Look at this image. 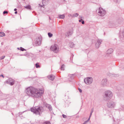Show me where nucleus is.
Here are the masks:
<instances>
[{
    "instance_id": "6",
    "label": "nucleus",
    "mask_w": 124,
    "mask_h": 124,
    "mask_svg": "<svg viewBox=\"0 0 124 124\" xmlns=\"http://www.w3.org/2000/svg\"><path fill=\"white\" fill-rule=\"evenodd\" d=\"M106 94L107 96H109L111 95H112V94L111 92L109 91H107L106 92Z\"/></svg>"
},
{
    "instance_id": "18",
    "label": "nucleus",
    "mask_w": 124,
    "mask_h": 124,
    "mask_svg": "<svg viewBox=\"0 0 124 124\" xmlns=\"http://www.w3.org/2000/svg\"><path fill=\"white\" fill-rule=\"evenodd\" d=\"M62 116H63V117L64 118H65L66 117V116L64 115H63Z\"/></svg>"
},
{
    "instance_id": "26",
    "label": "nucleus",
    "mask_w": 124,
    "mask_h": 124,
    "mask_svg": "<svg viewBox=\"0 0 124 124\" xmlns=\"http://www.w3.org/2000/svg\"><path fill=\"white\" fill-rule=\"evenodd\" d=\"M16 10H17V9H16V8H15V9H14V11H16Z\"/></svg>"
},
{
    "instance_id": "1",
    "label": "nucleus",
    "mask_w": 124,
    "mask_h": 124,
    "mask_svg": "<svg viewBox=\"0 0 124 124\" xmlns=\"http://www.w3.org/2000/svg\"><path fill=\"white\" fill-rule=\"evenodd\" d=\"M26 91L27 94L30 95V93L32 96L35 97H39L44 92L43 89H37L32 87L28 88L26 89Z\"/></svg>"
},
{
    "instance_id": "13",
    "label": "nucleus",
    "mask_w": 124,
    "mask_h": 124,
    "mask_svg": "<svg viewBox=\"0 0 124 124\" xmlns=\"http://www.w3.org/2000/svg\"><path fill=\"white\" fill-rule=\"evenodd\" d=\"M36 67L37 68L39 67V64L38 63H36Z\"/></svg>"
},
{
    "instance_id": "24",
    "label": "nucleus",
    "mask_w": 124,
    "mask_h": 124,
    "mask_svg": "<svg viewBox=\"0 0 124 124\" xmlns=\"http://www.w3.org/2000/svg\"><path fill=\"white\" fill-rule=\"evenodd\" d=\"M78 16V14H75V16Z\"/></svg>"
},
{
    "instance_id": "14",
    "label": "nucleus",
    "mask_w": 124,
    "mask_h": 124,
    "mask_svg": "<svg viewBox=\"0 0 124 124\" xmlns=\"http://www.w3.org/2000/svg\"><path fill=\"white\" fill-rule=\"evenodd\" d=\"M14 84V82H11L10 83V84L11 85H13V84Z\"/></svg>"
},
{
    "instance_id": "19",
    "label": "nucleus",
    "mask_w": 124,
    "mask_h": 124,
    "mask_svg": "<svg viewBox=\"0 0 124 124\" xmlns=\"http://www.w3.org/2000/svg\"><path fill=\"white\" fill-rule=\"evenodd\" d=\"M26 8H29V9H31V7L30 6H26Z\"/></svg>"
},
{
    "instance_id": "28",
    "label": "nucleus",
    "mask_w": 124,
    "mask_h": 124,
    "mask_svg": "<svg viewBox=\"0 0 124 124\" xmlns=\"http://www.w3.org/2000/svg\"><path fill=\"white\" fill-rule=\"evenodd\" d=\"M1 76H2V77H3V75H1Z\"/></svg>"
},
{
    "instance_id": "20",
    "label": "nucleus",
    "mask_w": 124,
    "mask_h": 124,
    "mask_svg": "<svg viewBox=\"0 0 124 124\" xmlns=\"http://www.w3.org/2000/svg\"><path fill=\"white\" fill-rule=\"evenodd\" d=\"M5 57V56H3L2 58H0L1 59H3Z\"/></svg>"
},
{
    "instance_id": "11",
    "label": "nucleus",
    "mask_w": 124,
    "mask_h": 124,
    "mask_svg": "<svg viewBox=\"0 0 124 124\" xmlns=\"http://www.w3.org/2000/svg\"><path fill=\"white\" fill-rule=\"evenodd\" d=\"M48 35L49 37H51L52 36L53 34L50 33H48Z\"/></svg>"
},
{
    "instance_id": "16",
    "label": "nucleus",
    "mask_w": 124,
    "mask_h": 124,
    "mask_svg": "<svg viewBox=\"0 0 124 124\" xmlns=\"http://www.w3.org/2000/svg\"><path fill=\"white\" fill-rule=\"evenodd\" d=\"M8 13V12L7 11H4L3 12V13L4 14H5L6 13Z\"/></svg>"
},
{
    "instance_id": "7",
    "label": "nucleus",
    "mask_w": 124,
    "mask_h": 124,
    "mask_svg": "<svg viewBox=\"0 0 124 124\" xmlns=\"http://www.w3.org/2000/svg\"><path fill=\"white\" fill-rule=\"evenodd\" d=\"M49 78L51 80H53L54 78V77L52 75H50L49 76Z\"/></svg>"
},
{
    "instance_id": "8",
    "label": "nucleus",
    "mask_w": 124,
    "mask_h": 124,
    "mask_svg": "<svg viewBox=\"0 0 124 124\" xmlns=\"http://www.w3.org/2000/svg\"><path fill=\"white\" fill-rule=\"evenodd\" d=\"M5 35L4 33L3 32H0V37H3Z\"/></svg>"
},
{
    "instance_id": "27",
    "label": "nucleus",
    "mask_w": 124,
    "mask_h": 124,
    "mask_svg": "<svg viewBox=\"0 0 124 124\" xmlns=\"http://www.w3.org/2000/svg\"><path fill=\"white\" fill-rule=\"evenodd\" d=\"M50 107V109H51V107Z\"/></svg>"
},
{
    "instance_id": "15",
    "label": "nucleus",
    "mask_w": 124,
    "mask_h": 124,
    "mask_svg": "<svg viewBox=\"0 0 124 124\" xmlns=\"http://www.w3.org/2000/svg\"><path fill=\"white\" fill-rule=\"evenodd\" d=\"M61 69L62 70H64V68H63V66H62L61 67Z\"/></svg>"
},
{
    "instance_id": "5",
    "label": "nucleus",
    "mask_w": 124,
    "mask_h": 124,
    "mask_svg": "<svg viewBox=\"0 0 124 124\" xmlns=\"http://www.w3.org/2000/svg\"><path fill=\"white\" fill-rule=\"evenodd\" d=\"M57 45H56L52 46L51 47V49L53 51L56 50L57 49Z\"/></svg>"
},
{
    "instance_id": "9",
    "label": "nucleus",
    "mask_w": 124,
    "mask_h": 124,
    "mask_svg": "<svg viewBox=\"0 0 124 124\" xmlns=\"http://www.w3.org/2000/svg\"><path fill=\"white\" fill-rule=\"evenodd\" d=\"M108 52L109 54L113 52V50L112 49H109L108 50Z\"/></svg>"
},
{
    "instance_id": "10",
    "label": "nucleus",
    "mask_w": 124,
    "mask_h": 124,
    "mask_svg": "<svg viewBox=\"0 0 124 124\" xmlns=\"http://www.w3.org/2000/svg\"><path fill=\"white\" fill-rule=\"evenodd\" d=\"M65 17V16L64 15H60L59 16V18H63Z\"/></svg>"
},
{
    "instance_id": "4",
    "label": "nucleus",
    "mask_w": 124,
    "mask_h": 124,
    "mask_svg": "<svg viewBox=\"0 0 124 124\" xmlns=\"http://www.w3.org/2000/svg\"><path fill=\"white\" fill-rule=\"evenodd\" d=\"M99 10H100L99 11V12L100 14V15L101 16H103L106 13V12L102 8H100Z\"/></svg>"
},
{
    "instance_id": "12",
    "label": "nucleus",
    "mask_w": 124,
    "mask_h": 124,
    "mask_svg": "<svg viewBox=\"0 0 124 124\" xmlns=\"http://www.w3.org/2000/svg\"><path fill=\"white\" fill-rule=\"evenodd\" d=\"M43 124H50V123L49 122H45L43 123Z\"/></svg>"
},
{
    "instance_id": "3",
    "label": "nucleus",
    "mask_w": 124,
    "mask_h": 124,
    "mask_svg": "<svg viewBox=\"0 0 124 124\" xmlns=\"http://www.w3.org/2000/svg\"><path fill=\"white\" fill-rule=\"evenodd\" d=\"M93 80L92 78H86L84 79L85 83L87 84H89L91 83L92 82Z\"/></svg>"
},
{
    "instance_id": "21",
    "label": "nucleus",
    "mask_w": 124,
    "mask_h": 124,
    "mask_svg": "<svg viewBox=\"0 0 124 124\" xmlns=\"http://www.w3.org/2000/svg\"><path fill=\"white\" fill-rule=\"evenodd\" d=\"M79 90L80 91V92L81 93L82 92V91L80 89H79Z\"/></svg>"
},
{
    "instance_id": "17",
    "label": "nucleus",
    "mask_w": 124,
    "mask_h": 124,
    "mask_svg": "<svg viewBox=\"0 0 124 124\" xmlns=\"http://www.w3.org/2000/svg\"><path fill=\"white\" fill-rule=\"evenodd\" d=\"M20 50L22 51H24L25 50V49L23 48H21Z\"/></svg>"
},
{
    "instance_id": "25",
    "label": "nucleus",
    "mask_w": 124,
    "mask_h": 124,
    "mask_svg": "<svg viewBox=\"0 0 124 124\" xmlns=\"http://www.w3.org/2000/svg\"><path fill=\"white\" fill-rule=\"evenodd\" d=\"M17 13V11L15 12V14H16Z\"/></svg>"
},
{
    "instance_id": "23",
    "label": "nucleus",
    "mask_w": 124,
    "mask_h": 124,
    "mask_svg": "<svg viewBox=\"0 0 124 124\" xmlns=\"http://www.w3.org/2000/svg\"><path fill=\"white\" fill-rule=\"evenodd\" d=\"M82 20H82V19H81L80 20H79V22H82Z\"/></svg>"
},
{
    "instance_id": "2",
    "label": "nucleus",
    "mask_w": 124,
    "mask_h": 124,
    "mask_svg": "<svg viewBox=\"0 0 124 124\" xmlns=\"http://www.w3.org/2000/svg\"><path fill=\"white\" fill-rule=\"evenodd\" d=\"M41 108H41L40 107H36V108H32L31 110V111L35 113H37L40 111Z\"/></svg>"
},
{
    "instance_id": "22",
    "label": "nucleus",
    "mask_w": 124,
    "mask_h": 124,
    "mask_svg": "<svg viewBox=\"0 0 124 124\" xmlns=\"http://www.w3.org/2000/svg\"><path fill=\"white\" fill-rule=\"evenodd\" d=\"M82 24H84V21H83L82 22Z\"/></svg>"
}]
</instances>
